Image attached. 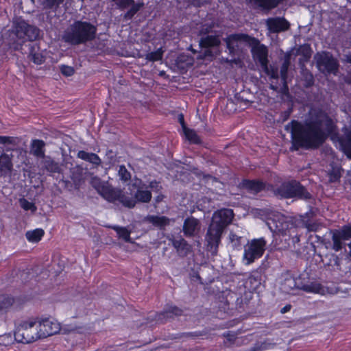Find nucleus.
Wrapping results in <instances>:
<instances>
[{
  "mask_svg": "<svg viewBox=\"0 0 351 351\" xmlns=\"http://www.w3.org/2000/svg\"><path fill=\"white\" fill-rule=\"evenodd\" d=\"M197 177L199 178L206 185H213L216 182H219V178L209 173H206L202 171L195 173Z\"/></svg>",
  "mask_w": 351,
  "mask_h": 351,
  "instance_id": "31",
  "label": "nucleus"
},
{
  "mask_svg": "<svg viewBox=\"0 0 351 351\" xmlns=\"http://www.w3.org/2000/svg\"><path fill=\"white\" fill-rule=\"evenodd\" d=\"M239 187L245 189L250 193L256 195L265 190H269L273 187V185L258 179L250 180L244 178L239 183Z\"/></svg>",
  "mask_w": 351,
  "mask_h": 351,
  "instance_id": "13",
  "label": "nucleus"
},
{
  "mask_svg": "<svg viewBox=\"0 0 351 351\" xmlns=\"http://www.w3.org/2000/svg\"><path fill=\"white\" fill-rule=\"evenodd\" d=\"M319 69L323 66L328 74H336L338 72L339 64L332 56L325 55L321 56L317 62Z\"/></svg>",
  "mask_w": 351,
  "mask_h": 351,
  "instance_id": "16",
  "label": "nucleus"
},
{
  "mask_svg": "<svg viewBox=\"0 0 351 351\" xmlns=\"http://www.w3.org/2000/svg\"><path fill=\"white\" fill-rule=\"evenodd\" d=\"M16 35L24 40L35 41L40 36V29L22 20L15 25Z\"/></svg>",
  "mask_w": 351,
  "mask_h": 351,
  "instance_id": "10",
  "label": "nucleus"
},
{
  "mask_svg": "<svg viewBox=\"0 0 351 351\" xmlns=\"http://www.w3.org/2000/svg\"><path fill=\"white\" fill-rule=\"evenodd\" d=\"M200 229L199 221L194 217H186L183 223L182 231L186 237H194Z\"/></svg>",
  "mask_w": 351,
  "mask_h": 351,
  "instance_id": "17",
  "label": "nucleus"
},
{
  "mask_svg": "<svg viewBox=\"0 0 351 351\" xmlns=\"http://www.w3.org/2000/svg\"><path fill=\"white\" fill-rule=\"evenodd\" d=\"M267 224L274 234L278 237L282 248L295 247L300 241L302 233L294 219L278 214L269 218Z\"/></svg>",
  "mask_w": 351,
  "mask_h": 351,
  "instance_id": "3",
  "label": "nucleus"
},
{
  "mask_svg": "<svg viewBox=\"0 0 351 351\" xmlns=\"http://www.w3.org/2000/svg\"><path fill=\"white\" fill-rule=\"evenodd\" d=\"M12 158L7 154L0 155V177L6 175L12 169Z\"/></svg>",
  "mask_w": 351,
  "mask_h": 351,
  "instance_id": "24",
  "label": "nucleus"
},
{
  "mask_svg": "<svg viewBox=\"0 0 351 351\" xmlns=\"http://www.w3.org/2000/svg\"><path fill=\"white\" fill-rule=\"evenodd\" d=\"M223 231L212 224L209 225L205 236V240L207 247L210 250L217 249L221 243V235Z\"/></svg>",
  "mask_w": 351,
  "mask_h": 351,
  "instance_id": "14",
  "label": "nucleus"
},
{
  "mask_svg": "<svg viewBox=\"0 0 351 351\" xmlns=\"http://www.w3.org/2000/svg\"><path fill=\"white\" fill-rule=\"evenodd\" d=\"M45 234V231L42 228H36L33 230H29L25 233V237L29 242L38 243L41 241Z\"/></svg>",
  "mask_w": 351,
  "mask_h": 351,
  "instance_id": "28",
  "label": "nucleus"
},
{
  "mask_svg": "<svg viewBox=\"0 0 351 351\" xmlns=\"http://www.w3.org/2000/svg\"><path fill=\"white\" fill-rule=\"evenodd\" d=\"M169 223L168 217L162 216H155V226L164 227Z\"/></svg>",
  "mask_w": 351,
  "mask_h": 351,
  "instance_id": "43",
  "label": "nucleus"
},
{
  "mask_svg": "<svg viewBox=\"0 0 351 351\" xmlns=\"http://www.w3.org/2000/svg\"><path fill=\"white\" fill-rule=\"evenodd\" d=\"M346 61L351 64V54L346 56Z\"/></svg>",
  "mask_w": 351,
  "mask_h": 351,
  "instance_id": "61",
  "label": "nucleus"
},
{
  "mask_svg": "<svg viewBox=\"0 0 351 351\" xmlns=\"http://www.w3.org/2000/svg\"><path fill=\"white\" fill-rule=\"evenodd\" d=\"M304 80H305L304 86L306 88L311 87L312 86H313L314 82H315L314 77H313L312 73H311L305 76Z\"/></svg>",
  "mask_w": 351,
  "mask_h": 351,
  "instance_id": "49",
  "label": "nucleus"
},
{
  "mask_svg": "<svg viewBox=\"0 0 351 351\" xmlns=\"http://www.w3.org/2000/svg\"><path fill=\"white\" fill-rule=\"evenodd\" d=\"M178 254L181 257L186 256L191 250V246L183 238L172 239L170 240Z\"/></svg>",
  "mask_w": 351,
  "mask_h": 351,
  "instance_id": "21",
  "label": "nucleus"
},
{
  "mask_svg": "<svg viewBox=\"0 0 351 351\" xmlns=\"http://www.w3.org/2000/svg\"><path fill=\"white\" fill-rule=\"evenodd\" d=\"M97 31V27L91 23L77 20L65 32L63 38L66 43L73 45L85 44L95 38Z\"/></svg>",
  "mask_w": 351,
  "mask_h": 351,
  "instance_id": "5",
  "label": "nucleus"
},
{
  "mask_svg": "<svg viewBox=\"0 0 351 351\" xmlns=\"http://www.w3.org/2000/svg\"><path fill=\"white\" fill-rule=\"evenodd\" d=\"M118 174L120 178V180L124 182H127L130 180L131 174L128 171L125 165H120L119 167Z\"/></svg>",
  "mask_w": 351,
  "mask_h": 351,
  "instance_id": "41",
  "label": "nucleus"
},
{
  "mask_svg": "<svg viewBox=\"0 0 351 351\" xmlns=\"http://www.w3.org/2000/svg\"><path fill=\"white\" fill-rule=\"evenodd\" d=\"M60 71L61 73L66 77L72 76L75 73L74 69L72 66L64 64L60 66Z\"/></svg>",
  "mask_w": 351,
  "mask_h": 351,
  "instance_id": "44",
  "label": "nucleus"
},
{
  "mask_svg": "<svg viewBox=\"0 0 351 351\" xmlns=\"http://www.w3.org/2000/svg\"><path fill=\"white\" fill-rule=\"evenodd\" d=\"M14 339L22 343H30L40 339L37 319L21 321L16 326Z\"/></svg>",
  "mask_w": 351,
  "mask_h": 351,
  "instance_id": "6",
  "label": "nucleus"
},
{
  "mask_svg": "<svg viewBox=\"0 0 351 351\" xmlns=\"http://www.w3.org/2000/svg\"><path fill=\"white\" fill-rule=\"evenodd\" d=\"M222 336L226 338V341H223V345L226 347H230L233 345L237 339V334L232 331L223 332Z\"/></svg>",
  "mask_w": 351,
  "mask_h": 351,
  "instance_id": "38",
  "label": "nucleus"
},
{
  "mask_svg": "<svg viewBox=\"0 0 351 351\" xmlns=\"http://www.w3.org/2000/svg\"><path fill=\"white\" fill-rule=\"evenodd\" d=\"M234 213L232 209H220L213 213L210 224L224 230L232 223Z\"/></svg>",
  "mask_w": 351,
  "mask_h": 351,
  "instance_id": "12",
  "label": "nucleus"
},
{
  "mask_svg": "<svg viewBox=\"0 0 351 351\" xmlns=\"http://www.w3.org/2000/svg\"><path fill=\"white\" fill-rule=\"evenodd\" d=\"M313 216V212L311 210L305 213V216H303V222L305 227L309 232H317L319 229V225L316 222H311L310 218Z\"/></svg>",
  "mask_w": 351,
  "mask_h": 351,
  "instance_id": "32",
  "label": "nucleus"
},
{
  "mask_svg": "<svg viewBox=\"0 0 351 351\" xmlns=\"http://www.w3.org/2000/svg\"><path fill=\"white\" fill-rule=\"evenodd\" d=\"M229 239L233 249L241 250L243 245V237L237 235L235 233L230 232L229 234Z\"/></svg>",
  "mask_w": 351,
  "mask_h": 351,
  "instance_id": "34",
  "label": "nucleus"
},
{
  "mask_svg": "<svg viewBox=\"0 0 351 351\" xmlns=\"http://www.w3.org/2000/svg\"><path fill=\"white\" fill-rule=\"evenodd\" d=\"M19 202L21 208L24 210H31L32 213H35L37 210V208L34 203L29 202L27 199L25 198H21L19 199Z\"/></svg>",
  "mask_w": 351,
  "mask_h": 351,
  "instance_id": "39",
  "label": "nucleus"
},
{
  "mask_svg": "<svg viewBox=\"0 0 351 351\" xmlns=\"http://www.w3.org/2000/svg\"><path fill=\"white\" fill-rule=\"evenodd\" d=\"M201 32L202 34H204L203 36L209 35V34L212 32V26L206 27V28L203 29Z\"/></svg>",
  "mask_w": 351,
  "mask_h": 351,
  "instance_id": "55",
  "label": "nucleus"
},
{
  "mask_svg": "<svg viewBox=\"0 0 351 351\" xmlns=\"http://www.w3.org/2000/svg\"><path fill=\"white\" fill-rule=\"evenodd\" d=\"M199 335L197 334L196 332H182V333H178L176 335H172L171 337V339H180L182 337H197Z\"/></svg>",
  "mask_w": 351,
  "mask_h": 351,
  "instance_id": "45",
  "label": "nucleus"
},
{
  "mask_svg": "<svg viewBox=\"0 0 351 351\" xmlns=\"http://www.w3.org/2000/svg\"><path fill=\"white\" fill-rule=\"evenodd\" d=\"M343 241H345L344 238L340 232H339V230H332V250L337 252L341 251L344 247Z\"/></svg>",
  "mask_w": 351,
  "mask_h": 351,
  "instance_id": "25",
  "label": "nucleus"
},
{
  "mask_svg": "<svg viewBox=\"0 0 351 351\" xmlns=\"http://www.w3.org/2000/svg\"><path fill=\"white\" fill-rule=\"evenodd\" d=\"M291 308H292V306L290 304H287L280 309V313L282 314H285V313L289 312L291 309Z\"/></svg>",
  "mask_w": 351,
  "mask_h": 351,
  "instance_id": "54",
  "label": "nucleus"
},
{
  "mask_svg": "<svg viewBox=\"0 0 351 351\" xmlns=\"http://www.w3.org/2000/svg\"><path fill=\"white\" fill-rule=\"evenodd\" d=\"M141 181L138 180L130 187L132 192L134 189V197L126 196L121 189L114 188L108 181H103L97 176H93L90 180V184L104 199L110 203L117 201L128 208H133L137 202H149L152 199V193L143 186H138Z\"/></svg>",
  "mask_w": 351,
  "mask_h": 351,
  "instance_id": "2",
  "label": "nucleus"
},
{
  "mask_svg": "<svg viewBox=\"0 0 351 351\" xmlns=\"http://www.w3.org/2000/svg\"><path fill=\"white\" fill-rule=\"evenodd\" d=\"M270 76L271 78L278 80V72L277 69H269V73H267Z\"/></svg>",
  "mask_w": 351,
  "mask_h": 351,
  "instance_id": "52",
  "label": "nucleus"
},
{
  "mask_svg": "<svg viewBox=\"0 0 351 351\" xmlns=\"http://www.w3.org/2000/svg\"><path fill=\"white\" fill-rule=\"evenodd\" d=\"M230 65L236 64L239 66H241L242 60L239 58H232L230 60Z\"/></svg>",
  "mask_w": 351,
  "mask_h": 351,
  "instance_id": "53",
  "label": "nucleus"
},
{
  "mask_svg": "<svg viewBox=\"0 0 351 351\" xmlns=\"http://www.w3.org/2000/svg\"><path fill=\"white\" fill-rule=\"evenodd\" d=\"M91 153L87 152L84 150H80L77 154V158L86 162H88Z\"/></svg>",
  "mask_w": 351,
  "mask_h": 351,
  "instance_id": "48",
  "label": "nucleus"
},
{
  "mask_svg": "<svg viewBox=\"0 0 351 351\" xmlns=\"http://www.w3.org/2000/svg\"><path fill=\"white\" fill-rule=\"evenodd\" d=\"M178 121L180 124V125L182 127V131H184V130H186L188 128L186 126V123H185L184 117V114L182 113H180L178 114Z\"/></svg>",
  "mask_w": 351,
  "mask_h": 351,
  "instance_id": "50",
  "label": "nucleus"
},
{
  "mask_svg": "<svg viewBox=\"0 0 351 351\" xmlns=\"http://www.w3.org/2000/svg\"><path fill=\"white\" fill-rule=\"evenodd\" d=\"M224 41L229 53L232 56L236 53L237 47H238L237 43H247L252 47L251 52L254 59L260 63L261 68L265 73H269L268 49L265 45L260 43L258 38L247 34L234 33L227 36L224 38Z\"/></svg>",
  "mask_w": 351,
  "mask_h": 351,
  "instance_id": "4",
  "label": "nucleus"
},
{
  "mask_svg": "<svg viewBox=\"0 0 351 351\" xmlns=\"http://www.w3.org/2000/svg\"><path fill=\"white\" fill-rule=\"evenodd\" d=\"M243 302L242 298H237V304L239 306V307H241V304Z\"/></svg>",
  "mask_w": 351,
  "mask_h": 351,
  "instance_id": "60",
  "label": "nucleus"
},
{
  "mask_svg": "<svg viewBox=\"0 0 351 351\" xmlns=\"http://www.w3.org/2000/svg\"><path fill=\"white\" fill-rule=\"evenodd\" d=\"M46 170L51 173H59L60 167L57 162L53 160H46L45 162Z\"/></svg>",
  "mask_w": 351,
  "mask_h": 351,
  "instance_id": "40",
  "label": "nucleus"
},
{
  "mask_svg": "<svg viewBox=\"0 0 351 351\" xmlns=\"http://www.w3.org/2000/svg\"><path fill=\"white\" fill-rule=\"evenodd\" d=\"M183 313V310L175 305H171L165 309L162 313L155 314V322H158L162 319H173L175 317L181 316Z\"/></svg>",
  "mask_w": 351,
  "mask_h": 351,
  "instance_id": "19",
  "label": "nucleus"
},
{
  "mask_svg": "<svg viewBox=\"0 0 351 351\" xmlns=\"http://www.w3.org/2000/svg\"><path fill=\"white\" fill-rule=\"evenodd\" d=\"M30 152L38 158L45 156V143L41 139H33L30 144Z\"/></svg>",
  "mask_w": 351,
  "mask_h": 351,
  "instance_id": "22",
  "label": "nucleus"
},
{
  "mask_svg": "<svg viewBox=\"0 0 351 351\" xmlns=\"http://www.w3.org/2000/svg\"><path fill=\"white\" fill-rule=\"evenodd\" d=\"M291 134V151L317 149L336 130V125L327 113L315 110L302 122L291 120L286 126Z\"/></svg>",
  "mask_w": 351,
  "mask_h": 351,
  "instance_id": "1",
  "label": "nucleus"
},
{
  "mask_svg": "<svg viewBox=\"0 0 351 351\" xmlns=\"http://www.w3.org/2000/svg\"><path fill=\"white\" fill-rule=\"evenodd\" d=\"M291 112V110H289L285 111L284 112V120L289 118V117L290 116Z\"/></svg>",
  "mask_w": 351,
  "mask_h": 351,
  "instance_id": "59",
  "label": "nucleus"
},
{
  "mask_svg": "<svg viewBox=\"0 0 351 351\" xmlns=\"http://www.w3.org/2000/svg\"><path fill=\"white\" fill-rule=\"evenodd\" d=\"M221 44L219 34L202 36L199 42V47L202 50L199 57L202 59L213 61L221 53Z\"/></svg>",
  "mask_w": 351,
  "mask_h": 351,
  "instance_id": "8",
  "label": "nucleus"
},
{
  "mask_svg": "<svg viewBox=\"0 0 351 351\" xmlns=\"http://www.w3.org/2000/svg\"><path fill=\"white\" fill-rule=\"evenodd\" d=\"M274 193L276 195L284 199L298 198L308 200L312 197L307 189L295 180L282 182Z\"/></svg>",
  "mask_w": 351,
  "mask_h": 351,
  "instance_id": "7",
  "label": "nucleus"
},
{
  "mask_svg": "<svg viewBox=\"0 0 351 351\" xmlns=\"http://www.w3.org/2000/svg\"><path fill=\"white\" fill-rule=\"evenodd\" d=\"M40 339L56 335L61 329L60 324L53 317L41 318L38 321Z\"/></svg>",
  "mask_w": 351,
  "mask_h": 351,
  "instance_id": "11",
  "label": "nucleus"
},
{
  "mask_svg": "<svg viewBox=\"0 0 351 351\" xmlns=\"http://www.w3.org/2000/svg\"><path fill=\"white\" fill-rule=\"evenodd\" d=\"M14 302V299L13 297L8 295H1L0 311L8 309L13 304Z\"/></svg>",
  "mask_w": 351,
  "mask_h": 351,
  "instance_id": "35",
  "label": "nucleus"
},
{
  "mask_svg": "<svg viewBox=\"0 0 351 351\" xmlns=\"http://www.w3.org/2000/svg\"><path fill=\"white\" fill-rule=\"evenodd\" d=\"M147 59L151 62H154V51H150L147 54Z\"/></svg>",
  "mask_w": 351,
  "mask_h": 351,
  "instance_id": "58",
  "label": "nucleus"
},
{
  "mask_svg": "<svg viewBox=\"0 0 351 351\" xmlns=\"http://www.w3.org/2000/svg\"><path fill=\"white\" fill-rule=\"evenodd\" d=\"M27 58L36 65H40L46 60L45 56L41 51L40 47L37 43L29 45Z\"/></svg>",
  "mask_w": 351,
  "mask_h": 351,
  "instance_id": "18",
  "label": "nucleus"
},
{
  "mask_svg": "<svg viewBox=\"0 0 351 351\" xmlns=\"http://www.w3.org/2000/svg\"><path fill=\"white\" fill-rule=\"evenodd\" d=\"M142 7L141 3H134L131 5L130 8L124 14L123 19L126 21L131 20Z\"/></svg>",
  "mask_w": 351,
  "mask_h": 351,
  "instance_id": "37",
  "label": "nucleus"
},
{
  "mask_svg": "<svg viewBox=\"0 0 351 351\" xmlns=\"http://www.w3.org/2000/svg\"><path fill=\"white\" fill-rule=\"evenodd\" d=\"M298 287L295 279L292 276L285 278L281 284V289L283 292L290 294Z\"/></svg>",
  "mask_w": 351,
  "mask_h": 351,
  "instance_id": "27",
  "label": "nucleus"
},
{
  "mask_svg": "<svg viewBox=\"0 0 351 351\" xmlns=\"http://www.w3.org/2000/svg\"><path fill=\"white\" fill-rule=\"evenodd\" d=\"M270 88L274 90H277L278 89V86L276 85H273V84H271L270 85Z\"/></svg>",
  "mask_w": 351,
  "mask_h": 351,
  "instance_id": "62",
  "label": "nucleus"
},
{
  "mask_svg": "<svg viewBox=\"0 0 351 351\" xmlns=\"http://www.w3.org/2000/svg\"><path fill=\"white\" fill-rule=\"evenodd\" d=\"M64 1L65 0H42L41 5L45 10H51L53 12H56Z\"/></svg>",
  "mask_w": 351,
  "mask_h": 351,
  "instance_id": "33",
  "label": "nucleus"
},
{
  "mask_svg": "<svg viewBox=\"0 0 351 351\" xmlns=\"http://www.w3.org/2000/svg\"><path fill=\"white\" fill-rule=\"evenodd\" d=\"M88 162L96 166H99L101 164V160L97 154L91 153Z\"/></svg>",
  "mask_w": 351,
  "mask_h": 351,
  "instance_id": "47",
  "label": "nucleus"
},
{
  "mask_svg": "<svg viewBox=\"0 0 351 351\" xmlns=\"http://www.w3.org/2000/svg\"><path fill=\"white\" fill-rule=\"evenodd\" d=\"M290 58H291V54L287 53L285 56V60L282 64V66L280 67V75L282 80L283 82V86L282 87L281 92L283 93H286L289 91L288 85L287 83V72L288 69L290 64Z\"/></svg>",
  "mask_w": 351,
  "mask_h": 351,
  "instance_id": "23",
  "label": "nucleus"
},
{
  "mask_svg": "<svg viewBox=\"0 0 351 351\" xmlns=\"http://www.w3.org/2000/svg\"><path fill=\"white\" fill-rule=\"evenodd\" d=\"M0 144L14 145L15 144V138L13 136H0Z\"/></svg>",
  "mask_w": 351,
  "mask_h": 351,
  "instance_id": "46",
  "label": "nucleus"
},
{
  "mask_svg": "<svg viewBox=\"0 0 351 351\" xmlns=\"http://www.w3.org/2000/svg\"><path fill=\"white\" fill-rule=\"evenodd\" d=\"M267 241L263 237L253 239L245 246L243 263L245 265L252 264L261 258L265 251Z\"/></svg>",
  "mask_w": 351,
  "mask_h": 351,
  "instance_id": "9",
  "label": "nucleus"
},
{
  "mask_svg": "<svg viewBox=\"0 0 351 351\" xmlns=\"http://www.w3.org/2000/svg\"><path fill=\"white\" fill-rule=\"evenodd\" d=\"M113 229L116 231L119 237L123 239L125 242H131L130 231L125 227L114 226Z\"/></svg>",
  "mask_w": 351,
  "mask_h": 351,
  "instance_id": "36",
  "label": "nucleus"
},
{
  "mask_svg": "<svg viewBox=\"0 0 351 351\" xmlns=\"http://www.w3.org/2000/svg\"><path fill=\"white\" fill-rule=\"evenodd\" d=\"M162 58V51L160 49L155 50V62L160 60Z\"/></svg>",
  "mask_w": 351,
  "mask_h": 351,
  "instance_id": "56",
  "label": "nucleus"
},
{
  "mask_svg": "<svg viewBox=\"0 0 351 351\" xmlns=\"http://www.w3.org/2000/svg\"><path fill=\"white\" fill-rule=\"evenodd\" d=\"M243 285L244 287L245 292L247 291L250 293H252L253 292L256 291L258 287H259L260 281L257 278L253 276H250L244 281Z\"/></svg>",
  "mask_w": 351,
  "mask_h": 351,
  "instance_id": "29",
  "label": "nucleus"
},
{
  "mask_svg": "<svg viewBox=\"0 0 351 351\" xmlns=\"http://www.w3.org/2000/svg\"><path fill=\"white\" fill-rule=\"evenodd\" d=\"M268 30L273 34H277L288 30L289 22L284 17H271L266 20Z\"/></svg>",
  "mask_w": 351,
  "mask_h": 351,
  "instance_id": "15",
  "label": "nucleus"
},
{
  "mask_svg": "<svg viewBox=\"0 0 351 351\" xmlns=\"http://www.w3.org/2000/svg\"><path fill=\"white\" fill-rule=\"evenodd\" d=\"M338 142L342 152L351 158V128L345 129L343 134L338 138Z\"/></svg>",
  "mask_w": 351,
  "mask_h": 351,
  "instance_id": "20",
  "label": "nucleus"
},
{
  "mask_svg": "<svg viewBox=\"0 0 351 351\" xmlns=\"http://www.w3.org/2000/svg\"><path fill=\"white\" fill-rule=\"evenodd\" d=\"M340 178H341V175L339 171H332L330 173V182H337L340 179Z\"/></svg>",
  "mask_w": 351,
  "mask_h": 351,
  "instance_id": "51",
  "label": "nucleus"
},
{
  "mask_svg": "<svg viewBox=\"0 0 351 351\" xmlns=\"http://www.w3.org/2000/svg\"><path fill=\"white\" fill-rule=\"evenodd\" d=\"M148 219H149V221L151 223H154V215H149V216H148Z\"/></svg>",
  "mask_w": 351,
  "mask_h": 351,
  "instance_id": "63",
  "label": "nucleus"
},
{
  "mask_svg": "<svg viewBox=\"0 0 351 351\" xmlns=\"http://www.w3.org/2000/svg\"><path fill=\"white\" fill-rule=\"evenodd\" d=\"M301 289L306 293H323L324 291L323 286L319 282L315 281L303 285Z\"/></svg>",
  "mask_w": 351,
  "mask_h": 351,
  "instance_id": "30",
  "label": "nucleus"
},
{
  "mask_svg": "<svg viewBox=\"0 0 351 351\" xmlns=\"http://www.w3.org/2000/svg\"><path fill=\"white\" fill-rule=\"evenodd\" d=\"M229 305V302L228 300V299L226 300V302H224V306L223 308H226V306H228Z\"/></svg>",
  "mask_w": 351,
  "mask_h": 351,
  "instance_id": "64",
  "label": "nucleus"
},
{
  "mask_svg": "<svg viewBox=\"0 0 351 351\" xmlns=\"http://www.w3.org/2000/svg\"><path fill=\"white\" fill-rule=\"evenodd\" d=\"M164 198H165L164 195H162V194L158 195L156 197H155V203H158V202H162Z\"/></svg>",
  "mask_w": 351,
  "mask_h": 351,
  "instance_id": "57",
  "label": "nucleus"
},
{
  "mask_svg": "<svg viewBox=\"0 0 351 351\" xmlns=\"http://www.w3.org/2000/svg\"><path fill=\"white\" fill-rule=\"evenodd\" d=\"M183 132L185 138L193 145H201L202 141L200 136L197 134L196 131L193 129L187 128Z\"/></svg>",
  "mask_w": 351,
  "mask_h": 351,
  "instance_id": "26",
  "label": "nucleus"
},
{
  "mask_svg": "<svg viewBox=\"0 0 351 351\" xmlns=\"http://www.w3.org/2000/svg\"><path fill=\"white\" fill-rule=\"evenodd\" d=\"M339 232L343 236L344 240H349L351 239V226L344 225L339 230Z\"/></svg>",
  "mask_w": 351,
  "mask_h": 351,
  "instance_id": "42",
  "label": "nucleus"
}]
</instances>
